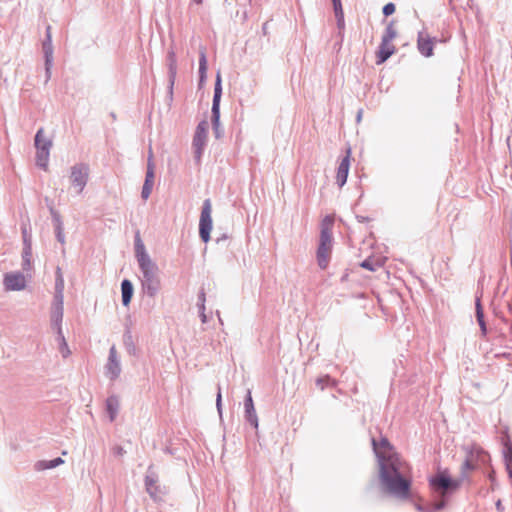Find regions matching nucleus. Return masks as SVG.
I'll list each match as a JSON object with an SVG mask.
<instances>
[{"label":"nucleus","mask_w":512,"mask_h":512,"mask_svg":"<svg viewBox=\"0 0 512 512\" xmlns=\"http://www.w3.org/2000/svg\"><path fill=\"white\" fill-rule=\"evenodd\" d=\"M372 443L379 459V476L382 485L389 493L401 499H408L412 485L411 466L393 451L387 439H381L379 444L375 440Z\"/></svg>","instance_id":"obj_1"},{"label":"nucleus","mask_w":512,"mask_h":512,"mask_svg":"<svg viewBox=\"0 0 512 512\" xmlns=\"http://www.w3.org/2000/svg\"><path fill=\"white\" fill-rule=\"evenodd\" d=\"M136 256L143 273V289L148 296L154 297L160 288V279L155 264L150 260L140 240L136 244Z\"/></svg>","instance_id":"obj_2"},{"label":"nucleus","mask_w":512,"mask_h":512,"mask_svg":"<svg viewBox=\"0 0 512 512\" xmlns=\"http://www.w3.org/2000/svg\"><path fill=\"white\" fill-rule=\"evenodd\" d=\"M466 459L462 465V471L466 474L468 471L489 464L490 456L484 449L475 443L466 445L464 448Z\"/></svg>","instance_id":"obj_3"},{"label":"nucleus","mask_w":512,"mask_h":512,"mask_svg":"<svg viewBox=\"0 0 512 512\" xmlns=\"http://www.w3.org/2000/svg\"><path fill=\"white\" fill-rule=\"evenodd\" d=\"M396 36L397 32L391 23L386 27L380 46L376 52V63L378 65L383 64L391 55L395 53L396 48L393 44V40L396 38Z\"/></svg>","instance_id":"obj_4"},{"label":"nucleus","mask_w":512,"mask_h":512,"mask_svg":"<svg viewBox=\"0 0 512 512\" xmlns=\"http://www.w3.org/2000/svg\"><path fill=\"white\" fill-rule=\"evenodd\" d=\"M89 178V167L86 164H76L71 167L70 185L76 194H81Z\"/></svg>","instance_id":"obj_5"},{"label":"nucleus","mask_w":512,"mask_h":512,"mask_svg":"<svg viewBox=\"0 0 512 512\" xmlns=\"http://www.w3.org/2000/svg\"><path fill=\"white\" fill-rule=\"evenodd\" d=\"M212 205L209 199L203 203L200 221H199V234L203 242L207 243L210 240V232L212 230Z\"/></svg>","instance_id":"obj_6"},{"label":"nucleus","mask_w":512,"mask_h":512,"mask_svg":"<svg viewBox=\"0 0 512 512\" xmlns=\"http://www.w3.org/2000/svg\"><path fill=\"white\" fill-rule=\"evenodd\" d=\"M461 484V480H453L445 473H439L430 480L431 487L441 493L442 496L450 490H456Z\"/></svg>","instance_id":"obj_7"},{"label":"nucleus","mask_w":512,"mask_h":512,"mask_svg":"<svg viewBox=\"0 0 512 512\" xmlns=\"http://www.w3.org/2000/svg\"><path fill=\"white\" fill-rule=\"evenodd\" d=\"M332 250V236L320 235V244L317 250V262L321 269H325L328 266L331 257Z\"/></svg>","instance_id":"obj_8"},{"label":"nucleus","mask_w":512,"mask_h":512,"mask_svg":"<svg viewBox=\"0 0 512 512\" xmlns=\"http://www.w3.org/2000/svg\"><path fill=\"white\" fill-rule=\"evenodd\" d=\"M63 279L59 274V281L57 283V294L55 296V303L51 314V320L53 324L56 326L59 333H61L60 323L63 318Z\"/></svg>","instance_id":"obj_9"},{"label":"nucleus","mask_w":512,"mask_h":512,"mask_svg":"<svg viewBox=\"0 0 512 512\" xmlns=\"http://www.w3.org/2000/svg\"><path fill=\"white\" fill-rule=\"evenodd\" d=\"M43 133H44V130L41 128L38 130V132L35 136V146L37 149L36 158H37V165L39 167L43 168L44 170H47L50 150H47V146L41 147Z\"/></svg>","instance_id":"obj_10"},{"label":"nucleus","mask_w":512,"mask_h":512,"mask_svg":"<svg viewBox=\"0 0 512 512\" xmlns=\"http://www.w3.org/2000/svg\"><path fill=\"white\" fill-rule=\"evenodd\" d=\"M221 94H222L221 78H220V75H217L215 89H214L213 104H212V123H213L215 130L218 129V125H219Z\"/></svg>","instance_id":"obj_11"},{"label":"nucleus","mask_w":512,"mask_h":512,"mask_svg":"<svg viewBox=\"0 0 512 512\" xmlns=\"http://www.w3.org/2000/svg\"><path fill=\"white\" fill-rule=\"evenodd\" d=\"M208 122L202 121L198 124L193 139V145L196 149L197 156L200 157L201 150L205 144L207 133H208Z\"/></svg>","instance_id":"obj_12"},{"label":"nucleus","mask_w":512,"mask_h":512,"mask_svg":"<svg viewBox=\"0 0 512 512\" xmlns=\"http://www.w3.org/2000/svg\"><path fill=\"white\" fill-rule=\"evenodd\" d=\"M350 159H351V150L348 149L346 156L341 160V162L338 166V169H337L336 181L340 187H342L347 181L350 164H351Z\"/></svg>","instance_id":"obj_13"},{"label":"nucleus","mask_w":512,"mask_h":512,"mask_svg":"<svg viewBox=\"0 0 512 512\" xmlns=\"http://www.w3.org/2000/svg\"><path fill=\"white\" fill-rule=\"evenodd\" d=\"M4 285L7 290H22L26 286V280L20 273H10L4 277Z\"/></svg>","instance_id":"obj_14"},{"label":"nucleus","mask_w":512,"mask_h":512,"mask_svg":"<svg viewBox=\"0 0 512 512\" xmlns=\"http://www.w3.org/2000/svg\"><path fill=\"white\" fill-rule=\"evenodd\" d=\"M417 46L422 55L430 57L433 54L434 40L429 35L420 33L417 41Z\"/></svg>","instance_id":"obj_15"},{"label":"nucleus","mask_w":512,"mask_h":512,"mask_svg":"<svg viewBox=\"0 0 512 512\" xmlns=\"http://www.w3.org/2000/svg\"><path fill=\"white\" fill-rule=\"evenodd\" d=\"M153 184H154V165L151 161V157L149 158V161H148V166H147V172H146V179H145V182H144V185H143V188H142V198L144 200L148 199V197L150 196L151 192H152V188H153Z\"/></svg>","instance_id":"obj_16"},{"label":"nucleus","mask_w":512,"mask_h":512,"mask_svg":"<svg viewBox=\"0 0 512 512\" xmlns=\"http://www.w3.org/2000/svg\"><path fill=\"white\" fill-rule=\"evenodd\" d=\"M146 491L154 500H161L163 491L158 485L157 480L151 476L145 478Z\"/></svg>","instance_id":"obj_17"},{"label":"nucleus","mask_w":512,"mask_h":512,"mask_svg":"<svg viewBox=\"0 0 512 512\" xmlns=\"http://www.w3.org/2000/svg\"><path fill=\"white\" fill-rule=\"evenodd\" d=\"M245 413L246 419L250 422L255 428L258 427V418L254 408L253 399L251 393L248 392L247 398L245 400Z\"/></svg>","instance_id":"obj_18"},{"label":"nucleus","mask_w":512,"mask_h":512,"mask_svg":"<svg viewBox=\"0 0 512 512\" xmlns=\"http://www.w3.org/2000/svg\"><path fill=\"white\" fill-rule=\"evenodd\" d=\"M121 292H122V303L124 306H128L131 302V298L133 296V286L132 283L125 279L121 283Z\"/></svg>","instance_id":"obj_19"},{"label":"nucleus","mask_w":512,"mask_h":512,"mask_svg":"<svg viewBox=\"0 0 512 512\" xmlns=\"http://www.w3.org/2000/svg\"><path fill=\"white\" fill-rule=\"evenodd\" d=\"M64 461L62 458L58 457V458H55L54 460H51V461H38L36 464H35V469L37 471H43V470H46V469H51V468H55L61 464H63Z\"/></svg>","instance_id":"obj_20"},{"label":"nucleus","mask_w":512,"mask_h":512,"mask_svg":"<svg viewBox=\"0 0 512 512\" xmlns=\"http://www.w3.org/2000/svg\"><path fill=\"white\" fill-rule=\"evenodd\" d=\"M475 308H476L477 322L481 328L482 335L485 336L487 333V327H486V323L484 321V313H483V308H482L480 299H477Z\"/></svg>","instance_id":"obj_21"},{"label":"nucleus","mask_w":512,"mask_h":512,"mask_svg":"<svg viewBox=\"0 0 512 512\" xmlns=\"http://www.w3.org/2000/svg\"><path fill=\"white\" fill-rule=\"evenodd\" d=\"M107 410L110 415L111 421H113L117 415L118 408H119V401L117 397L111 396L106 401Z\"/></svg>","instance_id":"obj_22"},{"label":"nucleus","mask_w":512,"mask_h":512,"mask_svg":"<svg viewBox=\"0 0 512 512\" xmlns=\"http://www.w3.org/2000/svg\"><path fill=\"white\" fill-rule=\"evenodd\" d=\"M334 223V218L331 216H326L321 225V235L327 234L332 236V227Z\"/></svg>","instance_id":"obj_23"},{"label":"nucleus","mask_w":512,"mask_h":512,"mask_svg":"<svg viewBox=\"0 0 512 512\" xmlns=\"http://www.w3.org/2000/svg\"><path fill=\"white\" fill-rule=\"evenodd\" d=\"M335 16L337 18L338 26L342 28L344 26V13L342 9L341 0L333 2Z\"/></svg>","instance_id":"obj_24"},{"label":"nucleus","mask_w":512,"mask_h":512,"mask_svg":"<svg viewBox=\"0 0 512 512\" xmlns=\"http://www.w3.org/2000/svg\"><path fill=\"white\" fill-rule=\"evenodd\" d=\"M167 61H168V67H169L170 74L174 77L176 75V71H177V59H176V54L173 50L168 52Z\"/></svg>","instance_id":"obj_25"},{"label":"nucleus","mask_w":512,"mask_h":512,"mask_svg":"<svg viewBox=\"0 0 512 512\" xmlns=\"http://www.w3.org/2000/svg\"><path fill=\"white\" fill-rule=\"evenodd\" d=\"M206 70H207V60H206L205 51L203 50L200 52V59H199V73H200L201 79H203L205 77Z\"/></svg>","instance_id":"obj_26"},{"label":"nucleus","mask_w":512,"mask_h":512,"mask_svg":"<svg viewBox=\"0 0 512 512\" xmlns=\"http://www.w3.org/2000/svg\"><path fill=\"white\" fill-rule=\"evenodd\" d=\"M31 257H32L31 247L27 246L23 253V261H24L25 266L29 267L31 265Z\"/></svg>","instance_id":"obj_27"},{"label":"nucleus","mask_w":512,"mask_h":512,"mask_svg":"<svg viewBox=\"0 0 512 512\" xmlns=\"http://www.w3.org/2000/svg\"><path fill=\"white\" fill-rule=\"evenodd\" d=\"M395 5L393 3H388L383 7V14L385 16H390L395 12Z\"/></svg>","instance_id":"obj_28"},{"label":"nucleus","mask_w":512,"mask_h":512,"mask_svg":"<svg viewBox=\"0 0 512 512\" xmlns=\"http://www.w3.org/2000/svg\"><path fill=\"white\" fill-rule=\"evenodd\" d=\"M361 267L367 269V270H370V271H374L375 268L373 267L372 263L370 260H364L362 263H361Z\"/></svg>","instance_id":"obj_29"},{"label":"nucleus","mask_w":512,"mask_h":512,"mask_svg":"<svg viewBox=\"0 0 512 512\" xmlns=\"http://www.w3.org/2000/svg\"><path fill=\"white\" fill-rule=\"evenodd\" d=\"M47 146V150H50L51 146H52V142L48 139H44L42 137V142H41V147H46Z\"/></svg>","instance_id":"obj_30"},{"label":"nucleus","mask_w":512,"mask_h":512,"mask_svg":"<svg viewBox=\"0 0 512 512\" xmlns=\"http://www.w3.org/2000/svg\"><path fill=\"white\" fill-rule=\"evenodd\" d=\"M221 400H222V395H221V391L219 390L218 394H217V399H216V405H217L218 411L221 410Z\"/></svg>","instance_id":"obj_31"},{"label":"nucleus","mask_w":512,"mask_h":512,"mask_svg":"<svg viewBox=\"0 0 512 512\" xmlns=\"http://www.w3.org/2000/svg\"><path fill=\"white\" fill-rule=\"evenodd\" d=\"M442 506H443V503H439V504H437L436 509H441Z\"/></svg>","instance_id":"obj_32"},{"label":"nucleus","mask_w":512,"mask_h":512,"mask_svg":"<svg viewBox=\"0 0 512 512\" xmlns=\"http://www.w3.org/2000/svg\"><path fill=\"white\" fill-rule=\"evenodd\" d=\"M416 508H417L419 511H423V508H422L420 505H416Z\"/></svg>","instance_id":"obj_33"},{"label":"nucleus","mask_w":512,"mask_h":512,"mask_svg":"<svg viewBox=\"0 0 512 512\" xmlns=\"http://www.w3.org/2000/svg\"><path fill=\"white\" fill-rule=\"evenodd\" d=\"M197 4H201L202 0H194Z\"/></svg>","instance_id":"obj_34"},{"label":"nucleus","mask_w":512,"mask_h":512,"mask_svg":"<svg viewBox=\"0 0 512 512\" xmlns=\"http://www.w3.org/2000/svg\"><path fill=\"white\" fill-rule=\"evenodd\" d=\"M110 359L113 362V352L111 353Z\"/></svg>","instance_id":"obj_35"}]
</instances>
